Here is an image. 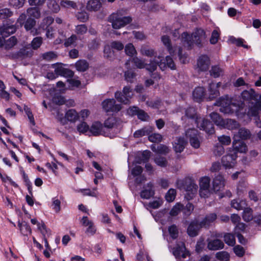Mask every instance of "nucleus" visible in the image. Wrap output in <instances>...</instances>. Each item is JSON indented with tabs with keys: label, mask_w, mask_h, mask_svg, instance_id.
Here are the masks:
<instances>
[{
	"label": "nucleus",
	"mask_w": 261,
	"mask_h": 261,
	"mask_svg": "<svg viewBox=\"0 0 261 261\" xmlns=\"http://www.w3.org/2000/svg\"><path fill=\"white\" fill-rule=\"evenodd\" d=\"M204 38V32L202 29H197L191 35L187 32H184L181 35V40L185 46L191 48L193 43L199 45L202 40Z\"/></svg>",
	"instance_id": "f257e3e1"
},
{
	"label": "nucleus",
	"mask_w": 261,
	"mask_h": 261,
	"mask_svg": "<svg viewBox=\"0 0 261 261\" xmlns=\"http://www.w3.org/2000/svg\"><path fill=\"white\" fill-rule=\"evenodd\" d=\"M176 184L178 189H184L187 192L186 197L188 200L192 199L197 193L198 186L191 178L177 180Z\"/></svg>",
	"instance_id": "f03ea898"
},
{
	"label": "nucleus",
	"mask_w": 261,
	"mask_h": 261,
	"mask_svg": "<svg viewBox=\"0 0 261 261\" xmlns=\"http://www.w3.org/2000/svg\"><path fill=\"white\" fill-rule=\"evenodd\" d=\"M121 11H118L113 13L109 17L108 21L112 23L113 28L119 29L132 21V18L129 16H123Z\"/></svg>",
	"instance_id": "7ed1b4c3"
},
{
	"label": "nucleus",
	"mask_w": 261,
	"mask_h": 261,
	"mask_svg": "<svg viewBox=\"0 0 261 261\" xmlns=\"http://www.w3.org/2000/svg\"><path fill=\"white\" fill-rule=\"evenodd\" d=\"M214 105L220 107V111L225 114L232 113L234 111L238 110L237 105L232 102L231 99L227 95L220 97Z\"/></svg>",
	"instance_id": "20e7f679"
},
{
	"label": "nucleus",
	"mask_w": 261,
	"mask_h": 261,
	"mask_svg": "<svg viewBox=\"0 0 261 261\" xmlns=\"http://www.w3.org/2000/svg\"><path fill=\"white\" fill-rule=\"evenodd\" d=\"M133 62L138 68L142 69L145 67L146 69L150 72L155 71L158 66H159L161 70H163V68L165 66L164 63H159V61L154 59L153 60H151L150 63L148 64H145L143 60L137 57L134 58L133 59Z\"/></svg>",
	"instance_id": "39448f33"
},
{
	"label": "nucleus",
	"mask_w": 261,
	"mask_h": 261,
	"mask_svg": "<svg viewBox=\"0 0 261 261\" xmlns=\"http://www.w3.org/2000/svg\"><path fill=\"white\" fill-rule=\"evenodd\" d=\"M133 95V90L129 86L124 87L122 92L117 91L115 93V98L119 102L126 105L130 103V100Z\"/></svg>",
	"instance_id": "423d86ee"
},
{
	"label": "nucleus",
	"mask_w": 261,
	"mask_h": 261,
	"mask_svg": "<svg viewBox=\"0 0 261 261\" xmlns=\"http://www.w3.org/2000/svg\"><path fill=\"white\" fill-rule=\"evenodd\" d=\"M195 124L198 128L207 134H212L215 132L213 124L207 119L199 118V120H195Z\"/></svg>",
	"instance_id": "0eeeda50"
},
{
	"label": "nucleus",
	"mask_w": 261,
	"mask_h": 261,
	"mask_svg": "<svg viewBox=\"0 0 261 261\" xmlns=\"http://www.w3.org/2000/svg\"><path fill=\"white\" fill-rule=\"evenodd\" d=\"M102 105L103 109L107 112H118L121 109V105L116 104L115 100L113 98L104 100Z\"/></svg>",
	"instance_id": "6e6552de"
},
{
	"label": "nucleus",
	"mask_w": 261,
	"mask_h": 261,
	"mask_svg": "<svg viewBox=\"0 0 261 261\" xmlns=\"http://www.w3.org/2000/svg\"><path fill=\"white\" fill-rule=\"evenodd\" d=\"M186 137L189 138L190 143L192 147L198 148L200 146L198 139V132L195 128L189 129L186 132Z\"/></svg>",
	"instance_id": "1a4fd4ad"
},
{
	"label": "nucleus",
	"mask_w": 261,
	"mask_h": 261,
	"mask_svg": "<svg viewBox=\"0 0 261 261\" xmlns=\"http://www.w3.org/2000/svg\"><path fill=\"white\" fill-rule=\"evenodd\" d=\"M210 117L214 122V123L217 126L225 127L226 123L232 124L233 127H236L238 123L236 121L233 120H227V122L223 119H222L219 114L216 112H213L210 114Z\"/></svg>",
	"instance_id": "9d476101"
},
{
	"label": "nucleus",
	"mask_w": 261,
	"mask_h": 261,
	"mask_svg": "<svg viewBox=\"0 0 261 261\" xmlns=\"http://www.w3.org/2000/svg\"><path fill=\"white\" fill-rule=\"evenodd\" d=\"M173 254L176 258L181 257L185 258L190 255L189 251L186 250L185 244L182 242H178L173 249Z\"/></svg>",
	"instance_id": "9b49d317"
},
{
	"label": "nucleus",
	"mask_w": 261,
	"mask_h": 261,
	"mask_svg": "<svg viewBox=\"0 0 261 261\" xmlns=\"http://www.w3.org/2000/svg\"><path fill=\"white\" fill-rule=\"evenodd\" d=\"M203 227L200 222L195 220L192 221L187 228V233L191 237L197 236L201 228Z\"/></svg>",
	"instance_id": "f8f14e48"
},
{
	"label": "nucleus",
	"mask_w": 261,
	"mask_h": 261,
	"mask_svg": "<svg viewBox=\"0 0 261 261\" xmlns=\"http://www.w3.org/2000/svg\"><path fill=\"white\" fill-rule=\"evenodd\" d=\"M237 157L236 152L232 153L227 154L223 156L222 158V164L225 168H232L234 164L235 161Z\"/></svg>",
	"instance_id": "ddd939ff"
},
{
	"label": "nucleus",
	"mask_w": 261,
	"mask_h": 261,
	"mask_svg": "<svg viewBox=\"0 0 261 261\" xmlns=\"http://www.w3.org/2000/svg\"><path fill=\"white\" fill-rule=\"evenodd\" d=\"M210 64L209 58L206 56H201L197 60V66L199 71H206L209 68Z\"/></svg>",
	"instance_id": "4468645a"
},
{
	"label": "nucleus",
	"mask_w": 261,
	"mask_h": 261,
	"mask_svg": "<svg viewBox=\"0 0 261 261\" xmlns=\"http://www.w3.org/2000/svg\"><path fill=\"white\" fill-rule=\"evenodd\" d=\"M35 25V20L32 18H29L26 20L24 24V27L27 31H30L31 35L36 36L39 35L40 33L37 29L34 28Z\"/></svg>",
	"instance_id": "2eb2a0df"
},
{
	"label": "nucleus",
	"mask_w": 261,
	"mask_h": 261,
	"mask_svg": "<svg viewBox=\"0 0 261 261\" xmlns=\"http://www.w3.org/2000/svg\"><path fill=\"white\" fill-rule=\"evenodd\" d=\"M187 142L184 137H178L175 139L173 144L174 151L176 152L180 153L185 149Z\"/></svg>",
	"instance_id": "dca6fc26"
},
{
	"label": "nucleus",
	"mask_w": 261,
	"mask_h": 261,
	"mask_svg": "<svg viewBox=\"0 0 261 261\" xmlns=\"http://www.w3.org/2000/svg\"><path fill=\"white\" fill-rule=\"evenodd\" d=\"M224 247L223 242L219 239L207 240V248L210 250H218Z\"/></svg>",
	"instance_id": "f3484780"
},
{
	"label": "nucleus",
	"mask_w": 261,
	"mask_h": 261,
	"mask_svg": "<svg viewBox=\"0 0 261 261\" xmlns=\"http://www.w3.org/2000/svg\"><path fill=\"white\" fill-rule=\"evenodd\" d=\"M232 146L234 150V152H236V154L238 152L240 153L245 152L247 149V146L243 141L236 138H234Z\"/></svg>",
	"instance_id": "a211bd4d"
},
{
	"label": "nucleus",
	"mask_w": 261,
	"mask_h": 261,
	"mask_svg": "<svg viewBox=\"0 0 261 261\" xmlns=\"http://www.w3.org/2000/svg\"><path fill=\"white\" fill-rule=\"evenodd\" d=\"M16 30V27L14 24L7 23L0 28V34L1 36L6 37L10 34H13Z\"/></svg>",
	"instance_id": "6ab92c4d"
},
{
	"label": "nucleus",
	"mask_w": 261,
	"mask_h": 261,
	"mask_svg": "<svg viewBox=\"0 0 261 261\" xmlns=\"http://www.w3.org/2000/svg\"><path fill=\"white\" fill-rule=\"evenodd\" d=\"M186 118L190 119L191 121L194 122L195 123L196 120H199V118L197 117L195 108L193 107H189L186 110L185 115L181 117V119L185 120Z\"/></svg>",
	"instance_id": "aec40b11"
},
{
	"label": "nucleus",
	"mask_w": 261,
	"mask_h": 261,
	"mask_svg": "<svg viewBox=\"0 0 261 261\" xmlns=\"http://www.w3.org/2000/svg\"><path fill=\"white\" fill-rule=\"evenodd\" d=\"M154 128L150 125L146 126L141 129H138L134 133L135 138H140L144 136L149 135L153 130Z\"/></svg>",
	"instance_id": "412c9836"
},
{
	"label": "nucleus",
	"mask_w": 261,
	"mask_h": 261,
	"mask_svg": "<svg viewBox=\"0 0 261 261\" xmlns=\"http://www.w3.org/2000/svg\"><path fill=\"white\" fill-rule=\"evenodd\" d=\"M213 190L215 192H217L223 188L224 186V179L221 175H218L215 177L213 180Z\"/></svg>",
	"instance_id": "4be33fe9"
},
{
	"label": "nucleus",
	"mask_w": 261,
	"mask_h": 261,
	"mask_svg": "<svg viewBox=\"0 0 261 261\" xmlns=\"http://www.w3.org/2000/svg\"><path fill=\"white\" fill-rule=\"evenodd\" d=\"M220 85V83H218L217 84L212 83L209 84L210 95L208 98L210 100L214 99L219 95V92L218 88Z\"/></svg>",
	"instance_id": "5701e85b"
},
{
	"label": "nucleus",
	"mask_w": 261,
	"mask_h": 261,
	"mask_svg": "<svg viewBox=\"0 0 261 261\" xmlns=\"http://www.w3.org/2000/svg\"><path fill=\"white\" fill-rule=\"evenodd\" d=\"M251 133L249 130L245 128H240L234 135V138L241 140H247L250 138Z\"/></svg>",
	"instance_id": "b1692460"
},
{
	"label": "nucleus",
	"mask_w": 261,
	"mask_h": 261,
	"mask_svg": "<svg viewBox=\"0 0 261 261\" xmlns=\"http://www.w3.org/2000/svg\"><path fill=\"white\" fill-rule=\"evenodd\" d=\"M241 96L244 101L256 100L257 98V94L252 89L249 90H244L241 93Z\"/></svg>",
	"instance_id": "393cba45"
},
{
	"label": "nucleus",
	"mask_w": 261,
	"mask_h": 261,
	"mask_svg": "<svg viewBox=\"0 0 261 261\" xmlns=\"http://www.w3.org/2000/svg\"><path fill=\"white\" fill-rule=\"evenodd\" d=\"M55 72L57 74L66 77H72L74 75V72L72 70L65 68L62 66H59L55 68Z\"/></svg>",
	"instance_id": "a878e982"
},
{
	"label": "nucleus",
	"mask_w": 261,
	"mask_h": 261,
	"mask_svg": "<svg viewBox=\"0 0 261 261\" xmlns=\"http://www.w3.org/2000/svg\"><path fill=\"white\" fill-rule=\"evenodd\" d=\"M147 186L148 188V189L143 190L140 194L141 198L143 199H149L151 197L153 196L154 194V190H153V185L152 183H148Z\"/></svg>",
	"instance_id": "bb28decb"
},
{
	"label": "nucleus",
	"mask_w": 261,
	"mask_h": 261,
	"mask_svg": "<svg viewBox=\"0 0 261 261\" xmlns=\"http://www.w3.org/2000/svg\"><path fill=\"white\" fill-rule=\"evenodd\" d=\"M103 0H90L87 4V9L89 11H96L101 7V2Z\"/></svg>",
	"instance_id": "cd10ccee"
},
{
	"label": "nucleus",
	"mask_w": 261,
	"mask_h": 261,
	"mask_svg": "<svg viewBox=\"0 0 261 261\" xmlns=\"http://www.w3.org/2000/svg\"><path fill=\"white\" fill-rule=\"evenodd\" d=\"M205 94L204 89L202 87H196L193 92L194 99L198 102L204 97Z\"/></svg>",
	"instance_id": "c85d7f7f"
},
{
	"label": "nucleus",
	"mask_w": 261,
	"mask_h": 261,
	"mask_svg": "<svg viewBox=\"0 0 261 261\" xmlns=\"http://www.w3.org/2000/svg\"><path fill=\"white\" fill-rule=\"evenodd\" d=\"M217 218V215L215 213L210 214L207 216L200 221L201 225L203 227H207L210 224L213 222Z\"/></svg>",
	"instance_id": "c756f323"
},
{
	"label": "nucleus",
	"mask_w": 261,
	"mask_h": 261,
	"mask_svg": "<svg viewBox=\"0 0 261 261\" xmlns=\"http://www.w3.org/2000/svg\"><path fill=\"white\" fill-rule=\"evenodd\" d=\"M102 128V125L100 122H95L91 126L90 131L94 136H98L101 134Z\"/></svg>",
	"instance_id": "7c9ffc66"
},
{
	"label": "nucleus",
	"mask_w": 261,
	"mask_h": 261,
	"mask_svg": "<svg viewBox=\"0 0 261 261\" xmlns=\"http://www.w3.org/2000/svg\"><path fill=\"white\" fill-rule=\"evenodd\" d=\"M18 226L19 227L20 231L24 236H28L31 234L32 230L29 225L25 221L19 222Z\"/></svg>",
	"instance_id": "2f4dec72"
},
{
	"label": "nucleus",
	"mask_w": 261,
	"mask_h": 261,
	"mask_svg": "<svg viewBox=\"0 0 261 261\" xmlns=\"http://www.w3.org/2000/svg\"><path fill=\"white\" fill-rule=\"evenodd\" d=\"M231 205L237 210H241L246 207L247 203L244 200L234 199L231 201Z\"/></svg>",
	"instance_id": "473e14b6"
},
{
	"label": "nucleus",
	"mask_w": 261,
	"mask_h": 261,
	"mask_svg": "<svg viewBox=\"0 0 261 261\" xmlns=\"http://www.w3.org/2000/svg\"><path fill=\"white\" fill-rule=\"evenodd\" d=\"M154 59H156L159 61V63H163L162 60L161 59L160 57H158V58H155ZM164 63L165 66L164 68H163V70H164L165 67H166V65L171 69H175V63L173 60V59L170 56H167L166 58V60L163 62Z\"/></svg>",
	"instance_id": "72a5a7b5"
},
{
	"label": "nucleus",
	"mask_w": 261,
	"mask_h": 261,
	"mask_svg": "<svg viewBox=\"0 0 261 261\" xmlns=\"http://www.w3.org/2000/svg\"><path fill=\"white\" fill-rule=\"evenodd\" d=\"M260 106V104L258 101L252 103L251 106H249L248 115L250 116H256L258 114Z\"/></svg>",
	"instance_id": "f704fd0d"
},
{
	"label": "nucleus",
	"mask_w": 261,
	"mask_h": 261,
	"mask_svg": "<svg viewBox=\"0 0 261 261\" xmlns=\"http://www.w3.org/2000/svg\"><path fill=\"white\" fill-rule=\"evenodd\" d=\"M65 117L71 122H75L79 118V114L73 109L69 110L66 113Z\"/></svg>",
	"instance_id": "c9c22d12"
},
{
	"label": "nucleus",
	"mask_w": 261,
	"mask_h": 261,
	"mask_svg": "<svg viewBox=\"0 0 261 261\" xmlns=\"http://www.w3.org/2000/svg\"><path fill=\"white\" fill-rule=\"evenodd\" d=\"M31 56L32 53L30 51L25 48H21L17 53L14 54L13 57L16 59H24L27 57H30Z\"/></svg>",
	"instance_id": "e433bc0d"
},
{
	"label": "nucleus",
	"mask_w": 261,
	"mask_h": 261,
	"mask_svg": "<svg viewBox=\"0 0 261 261\" xmlns=\"http://www.w3.org/2000/svg\"><path fill=\"white\" fill-rule=\"evenodd\" d=\"M27 14L29 18H38L40 17V11L37 7H31L27 9Z\"/></svg>",
	"instance_id": "4c0bfd02"
},
{
	"label": "nucleus",
	"mask_w": 261,
	"mask_h": 261,
	"mask_svg": "<svg viewBox=\"0 0 261 261\" xmlns=\"http://www.w3.org/2000/svg\"><path fill=\"white\" fill-rule=\"evenodd\" d=\"M253 211L250 207H246L244 208L243 214V219L245 221L249 222L252 220L253 218Z\"/></svg>",
	"instance_id": "58836bf2"
},
{
	"label": "nucleus",
	"mask_w": 261,
	"mask_h": 261,
	"mask_svg": "<svg viewBox=\"0 0 261 261\" xmlns=\"http://www.w3.org/2000/svg\"><path fill=\"white\" fill-rule=\"evenodd\" d=\"M225 243L230 246H233L236 244V239L233 234L230 233H226L224 235Z\"/></svg>",
	"instance_id": "ea45409f"
},
{
	"label": "nucleus",
	"mask_w": 261,
	"mask_h": 261,
	"mask_svg": "<svg viewBox=\"0 0 261 261\" xmlns=\"http://www.w3.org/2000/svg\"><path fill=\"white\" fill-rule=\"evenodd\" d=\"M75 66L78 71L83 72L88 68L89 64L86 61L80 60L76 62Z\"/></svg>",
	"instance_id": "a19ab883"
},
{
	"label": "nucleus",
	"mask_w": 261,
	"mask_h": 261,
	"mask_svg": "<svg viewBox=\"0 0 261 261\" xmlns=\"http://www.w3.org/2000/svg\"><path fill=\"white\" fill-rule=\"evenodd\" d=\"M54 20V19L52 17L47 16L42 20L40 27L42 29H46L50 28L49 25L53 23Z\"/></svg>",
	"instance_id": "79ce46f5"
},
{
	"label": "nucleus",
	"mask_w": 261,
	"mask_h": 261,
	"mask_svg": "<svg viewBox=\"0 0 261 261\" xmlns=\"http://www.w3.org/2000/svg\"><path fill=\"white\" fill-rule=\"evenodd\" d=\"M168 232L170 237L173 239H176L178 236V229L175 224H172L168 227Z\"/></svg>",
	"instance_id": "37998d69"
},
{
	"label": "nucleus",
	"mask_w": 261,
	"mask_h": 261,
	"mask_svg": "<svg viewBox=\"0 0 261 261\" xmlns=\"http://www.w3.org/2000/svg\"><path fill=\"white\" fill-rule=\"evenodd\" d=\"M47 7L52 12L57 13L60 10V6L55 0H48Z\"/></svg>",
	"instance_id": "c03bdc74"
},
{
	"label": "nucleus",
	"mask_w": 261,
	"mask_h": 261,
	"mask_svg": "<svg viewBox=\"0 0 261 261\" xmlns=\"http://www.w3.org/2000/svg\"><path fill=\"white\" fill-rule=\"evenodd\" d=\"M141 54L142 55L146 56L147 57H151L152 56H154L156 54L154 50L150 48H149L147 46H143L141 47Z\"/></svg>",
	"instance_id": "a18cd8bd"
},
{
	"label": "nucleus",
	"mask_w": 261,
	"mask_h": 261,
	"mask_svg": "<svg viewBox=\"0 0 261 261\" xmlns=\"http://www.w3.org/2000/svg\"><path fill=\"white\" fill-rule=\"evenodd\" d=\"M154 161L157 165L161 167H166L168 163L166 158L161 156L160 155L156 156L154 159Z\"/></svg>",
	"instance_id": "49530a36"
},
{
	"label": "nucleus",
	"mask_w": 261,
	"mask_h": 261,
	"mask_svg": "<svg viewBox=\"0 0 261 261\" xmlns=\"http://www.w3.org/2000/svg\"><path fill=\"white\" fill-rule=\"evenodd\" d=\"M17 39L15 36L11 37L9 39L4 42L5 47L9 49L13 47L17 43Z\"/></svg>",
	"instance_id": "de8ad7c7"
},
{
	"label": "nucleus",
	"mask_w": 261,
	"mask_h": 261,
	"mask_svg": "<svg viewBox=\"0 0 261 261\" xmlns=\"http://www.w3.org/2000/svg\"><path fill=\"white\" fill-rule=\"evenodd\" d=\"M150 154L151 152L149 150H146L143 151L141 154L139 161H138V163L141 164L142 163L147 162L150 158Z\"/></svg>",
	"instance_id": "09e8293b"
},
{
	"label": "nucleus",
	"mask_w": 261,
	"mask_h": 261,
	"mask_svg": "<svg viewBox=\"0 0 261 261\" xmlns=\"http://www.w3.org/2000/svg\"><path fill=\"white\" fill-rule=\"evenodd\" d=\"M13 12L8 8H4L0 10V19H7L11 17Z\"/></svg>",
	"instance_id": "8fccbe9b"
},
{
	"label": "nucleus",
	"mask_w": 261,
	"mask_h": 261,
	"mask_svg": "<svg viewBox=\"0 0 261 261\" xmlns=\"http://www.w3.org/2000/svg\"><path fill=\"white\" fill-rule=\"evenodd\" d=\"M216 257L218 259L228 261L229 259V254L226 251H220L216 253Z\"/></svg>",
	"instance_id": "3c124183"
},
{
	"label": "nucleus",
	"mask_w": 261,
	"mask_h": 261,
	"mask_svg": "<svg viewBox=\"0 0 261 261\" xmlns=\"http://www.w3.org/2000/svg\"><path fill=\"white\" fill-rule=\"evenodd\" d=\"M125 52L126 55L130 57H133L136 54V50L132 43H128L125 47Z\"/></svg>",
	"instance_id": "603ef678"
},
{
	"label": "nucleus",
	"mask_w": 261,
	"mask_h": 261,
	"mask_svg": "<svg viewBox=\"0 0 261 261\" xmlns=\"http://www.w3.org/2000/svg\"><path fill=\"white\" fill-rule=\"evenodd\" d=\"M76 17L79 21L83 22L87 21L89 19V15L84 11L79 12L76 14Z\"/></svg>",
	"instance_id": "864d4df0"
},
{
	"label": "nucleus",
	"mask_w": 261,
	"mask_h": 261,
	"mask_svg": "<svg viewBox=\"0 0 261 261\" xmlns=\"http://www.w3.org/2000/svg\"><path fill=\"white\" fill-rule=\"evenodd\" d=\"M42 43V38L41 37H36L34 38L32 42V47L34 49H38Z\"/></svg>",
	"instance_id": "5fc2aeb1"
},
{
	"label": "nucleus",
	"mask_w": 261,
	"mask_h": 261,
	"mask_svg": "<svg viewBox=\"0 0 261 261\" xmlns=\"http://www.w3.org/2000/svg\"><path fill=\"white\" fill-rule=\"evenodd\" d=\"M125 79L127 82L133 83L136 76V73L131 70H127L124 73Z\"/></svg>",
	"instance_id": "6e6d98bb"
},
{
	"label": "nucleus",
	"mask_w": 261,
	"mask_h": 261,
	"mask_svg": "<svg viewBox=\"0 0 261 261\" xmlns=\"http://www.w3.org/2000/svg\"><path fill=\"white\" fill-rule=\"evenodd\" d=\"M60 5L62 7L67 8H75L76 7L75 3L69 0H62L60 2Z\"/></svg>",
	"instance_id": "4d7b16f0"
},
{
	"label": "nucleus",
	"mask_w": 261,
	"mask_h": 261,
	"mask_svg": "<svg viewBox=\"0 0 261 261\" xmlns=\"http://www.w3.org/2000/svg\"><path fill=\"white\" fill-rule=\"evenodd\" d=\"M38 228L41 231V233L43 235V237H45L46 235H47V236L50 235V230L46 228V227L44 223H42V224L38 223Z\"/></svg>",
	"instance_id": "13d9d810"
},
{
	"label": "nucleus",
	"mask_w": 261,
	"mask_h": 261,
	"mask_svg": "<svg viewBox=\"0 0 261 261\" xmlns=\"http://www.w3.org/2000/svg\"><path fill=\"white\" fill-rule=\"evenodd\" d=\"M211 75L214 77H218L222 74V70L218 66L212 67L210 70Z\"/></svg>",
	"instance_id": "bf43d9fd"
},
{
	"label": "nucleus",
	"mask_w": 261,
	"mask_h": 261,
	"mask_svg": "<svg viewBox=\"0 0 261 261\" xmlns=\"http://www.w3.org/2000/svg\"><path fill=\"white\" fill-rule=\"evenodd\" d=\"M213 152L215 155L220 156L224 152V147L222 145L217 143L214 146Z\"/></svg>",
	"instance_id": "052dcab7"
},
{
	"label": "nucleus",
	"mask_w": 261,
	"mask_h": 261,
	"mask_svg": "<svg viewBox=\"0 0 261 261\" xmlns=\"http://www.w3.org/2000/svg\"><path fill=\"white\" fill-rule=\"evenodd\" d=\"M42 57L46 61H51L57 58V55L53 51H48L42 55Z\"/></svg>",
	"instance_id": "680f3d73"
},
{
	"label": "nucleus",
	"mask_w": 261,
	"mask_h": 261,
	"mask_svg": "<svg viewBox=\"0 0 261 261\" xmlns=\"http://www.w3.org/2000/svg\"><path fill=\"white\" fill-rule=\"evenodd\" d=\"M183 205L181 204H177L175 205L170 211V215L172 216H177L183 208Z\"/></svg>",
	"instance_id": "e2e57ef3"
},
{
	"label": "nucleus",
	"mask_w": 261,
	"mask_h": 261,
	"mask_svg": "<svg viewBox=\"0 0 261 261\" xmlns=\"http://www.w3.org/2000/svg\"><path fill=\"white\" fill-rule=\"evenodd\" d=\"M176 191L174 189H170L166 194L165 198L169 202L173 201L176 196Z\"/></svg>",
	"instance_id": "0e129e2a"
},
{
	"label": "nucleus",
	"mask_w": 261,
	"mask_h": 261,
	"mask_svg": "<svg viewBox=\"0 0 261 261\" xmlns=\"http://www.w3.org/2000/svg\"><path fill=\"white\" fill-rule=\"evenodd\" d=\"M88 29L85 24L77 25L75 27V32L77 35H84L87 32Z\"/></svg>",
	"instance_id": "69168bd1"
},
{
	"label": "nucleus",
	"mask_w": 261,
	"mask_h": 261,
	"mask_svg": "<svg viewBox=\"0 0 261 261\" xmlns=\"http://www.w3.org/2000/svg\"><path fill=\"white\" fill-rule=\"evenodd\" d=\"M162 138V136L158 133H154L148 136V140L154 143L161 142Z\"/></svg>",
	"instance_id": "338daca9"
},
{
	"label": "nucleus",
	"mask_w": 261,
	"mask_h": 261,
	"mask_svg": "<svg viewBox=\"0 0 261 261\" xmlns=\"http://www.w3.org/2000/svg\"><path fill=\"white\" fill-rule=\"evenodd\" d=\"M218 140L220 143V144L223 145H228L231 142V139L228 136L222 135L218 137Z\"/></svg>",
	"instance_id": "774afa93"
}]
</instances>
